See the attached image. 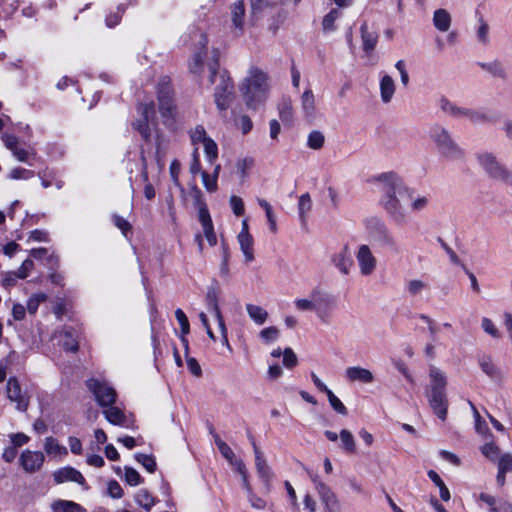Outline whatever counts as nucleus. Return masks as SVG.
<instances>
[{
  "label": "nucleus",
  "mask_w": 512,
  "mask_h": 512,
  "mask_svg": "<svg viewBox=\"0 0 512 512\" xmlns=\"http://www.w3.org/2000/svg\"><path fill=\"white\" fill-rule=\"evenodd\" d=\"M199 45L201 50L196 52L189 63L191 73L201 76L208 70L210 85L215 84L214 101L219 111H226L234 96V85L227 71L219 70V51L214 49L209 55L206 48L208 43L205 35L200 34Z\"/></svg>",
  "instance_id": "1"
},
{
  "label": "nucleus",
  "mask_w": 512,
  "mask_h": 512,
  "mask_svg": "<svg viewBox=\"0 0 512 512\" xmlns=\"http://www.w3.org/2000/svg\"><path fill=\"white\" fill-rule=\"evenodd\" d=\"M410 196L411 189L397 173H386V214L397 225L408 221L406 204Z\"/></svg>",
  "instance_id": "2"
},
{
  "label": "nucleus",
  "mask_w": 512,
  "mask_h": 512,
  "mask_svg": "<svg viewBox=\"0 0 512 512\" xmlns=\"http://www.w3.org/2000/svg\"><path fill=\"white\" fill-rule=\"evenodd\" d=\"M246 105L249 108L257 109L264 104L268 97L269 84L267 74L259 68L252 67L248 76L240 86Z\"/></svg>",
  "instance_id": "3"
},
{
  "label": "nucleus",
  "mask_w": 512,
  "mask_h": 512,
  "mask_svg": "<svg viewBox=\"0 0 512 512\" xmlns=\"http://www.w3.org/2000/svg\"><path fill=\"white\" fill-rule=\"evenodd\" d=\"M429 137L443 159L447 161H463L465 159V150L453 139L446 128L433 125L429 130Z\"/></svg>",
  "instance_id": "4"
},
{
  "label": "nucleus",
  "mask_w": 512,
  "mask_h": 512,
  "mask_svg": "<svg viewBox=\"0 0 512 512\" xmlns=\"http://www.w3.org/2000/svg\"><path fill=\"white\" fill-rule=\"evenodd\" d=\"M476 161L490 180L501 183L512 190V170L502 163L494 153L478 152Z\"/></svg>",
  "instance_id": "5"
},
{
  "label": "nucleus",
  "mask_w": 512,
  "mask_h": 512,
  "mask_svg": "<svg viewBox=\"0 0 512 512\" xmlns=\"http://www.w3.org/2000/svg\"><path fill=\"white\" fill-rule=\"evenodd\" d=\"M431 388L427 392V398L433 412L441 419L447 416L448 400L445 392L446 377L436 367L430 368Z\"/></svg>",
  "instance_id": "6"
},
{
  "label": "nucleus",
  "mask_w": 512,
  "mask_h": 512,
  "mask_svg": "<svg viewBox=\"0 0 512 512\" xmlns=\"http://www.w3.org/2000/svg\"><path fill=\"white\" fill-rule=\"evenodd\" d=\"M158 103L164 125L171 127L175 124L177 109L174 103L172 89L169 82L163 79L158 86Z\"/></svg>",
  "instance_id": "7"
},
{
  "label": "nucleus",
  "mask_w": 512,
  "mask_h": 512,
  "mask_svg": "<svg viewBox=\"0 0 512 512\" xmlns=\"http://www.w3.org/2000/svg\"><path fill=\"white\" fill-rule=\"evenodd\" d=\"M137 112L140 118L132 122V127L141 135L144 141L148 142L152 134L151 125H154L156 117L155 105L152 101L140 103Z\"/></svg>",
  "instance_id": "8"
},
{
  "label": "nucleus",
  "mask_w": 512,
  "mask_h": 512,
  "mask_svg": "<svg viewBox=\"0 0 512 512\" xmlns=\"http://www.w3.org/2000/svg\"><path fill=\"white\" fill-rule=\"evenodd\" d=\"M86 385L102 408L115 404L117 393L106 380L91 378L86 381Z\"/></svg>",
  "instance_id": "9"
},
{
  "label": "nucleus",
  "mask_w": 512,
  "mask_h": 512,
  "mask_svg": "<svg viewBox=\"0 0 512 512\" xmlns=\"http://www.w3.org/2000/svg\"><path fill=\"white\" fill-rule=\"evenodd\" d=\"M213 438L221 455L241 475L244 487L247 490H250L249 482L247 479V468L244 462L235 456L230 446L226 442H224L218 434L213 433Z\"/></svg>",
  "instance_id": "10"
},
{
  "label": "nucleus",
  "mask_w": 512,
  "mask_h": 512,
  "mask_svg": "<svg viewBox=\"0 0 512 512\" xmlns=\"http://www.w3.org/2000/svg\"><path fill=\"white\" fill-rule=\"evenodd\" d=\"M311 479L325 512H341V504L331 488L316 475Z\"/></svg>",
  "instance_id": "11"
},
{
  "label": "nucleus",
  "mask_w": 512,
  "mask_h": 512,
  "mask_svg": "<svg viewBox=\"0 0 512 512\" xmlns=\"http://www.w3.org/2000/svg\"><path fill=\"white\" fill-rule=\"evenodd\" d=\"M311 296L315 297L314 312L322 322L327 323L331 316V310L335 306V299L317 289L311 291Z\"/></svg>",
  "instance_id": "12"
},
{
  "label": "nucleus",
  "mask_w": 512,
  "mask_h": 512,
  "mask_svg": "<svg viewBox=\"0 0 512 512\" xmlns=\"http://www.w3.org/2000/svg\"><path fill=\"white\" fill-rule=\"evenodd\" d=\"M6 392L9 400L16 403V408L19 411H26L29 406V395L27 391H23L19 382L15 378H10L7 381Z\"/></svg>",
  "instance_id": "13"
},
{
  "label": "nucleus",
  "mask_w": 512,
  "mask_h": 512,
  "mask_svg": "<svg viewBox=\"0 0 512 512\" xmlns=\"http://www.w3.org/2000/svg\"><path fill=\"white\" fill-rule=\"evenodd\" d=\"M45 462V455L41 451L26 449L19 457V464L26 473H36L41 470Z\"/></svg>",
  "instance_id": "14"
},
{
  "label": "nucleus",
  "mask_w": 512,
  "mask_h": 512,
  "mask_svg": "<svg viewBox=\"0 0 512 512\" xmlns=\"http://www.w3.org/2000/svg\"><path fill=\"white\" fill-rule=\"evenodd\" d=\"M102 413L105 419L112 425L126 429L134 428V419L132 416L126 415L122 409L114 406V404L103 408Z\"/></svg>",
  "instance_id": "15"
},
{
  "label": "nucleus",
  "mask_w": 512,
  "mask_h": 512,
  "mask_svg": "<svg viewBox=\"0 0 512 512\" xmlns=\"http://www.w3.org/2000/svg\"><path fill=\"white\" fill-rule=\"evenodd\" d=\"M356 259L362 275L368 276L374 271L376 258L373 256L369 246L361 245L358 248Z\"/></svg>",
  "instance_id": "16"
},
{
  "label": "nucleus",
  "mask_w": 512,
  "mask_h": 512,
  "mask_svg": "<svg viewBox=\"0 0 512 512\" xmlns=\"http://www.w3.org/2000/svg\"><path fill=\"white\" fill-rule=\"evenodd\" d=\"M249 439L251 441V444H252L253 450H254V454H255L256 471H257L259 477L263 481L269 482L273 477V473H272L267 461L265 460L263 453L256 445L254 438L252 436H249Z\"/></svg>",
  "instance_id": "17"
},
{
  "label": "nucleus",
  "mask_w": 512,
  "mask_h": 512,
  "mask_svg": "<svg viewBox=\"0 0 512 512\" xmlns=\"http://www.w3.org/2000/svg\"><path fill=\"white\" fill-rule=\"evenodd\" d=\"M60 345L69 352H76L79 348L77 331L72 327H65L56 334Z\"/></svg>",
  "instance_id": "18"
},
{
  "label": "nucleus",
  "mask_w": 512,
  "mask_h": 512,
  "mask_svg": "<svg viewBox=\"0 0 512 512\" xmlns=\"http://www.w3.org/2000/svg\"><path fill=\"white\" fill-rule=\"evenodd\" d=\"M53 479L57 484L64 482H76L80 485H85L83 475L73 467H64L53 473Z\"/></svg>",
  "instance_id": "19"
},
{
  "label": "nucleus",
  "mask_w": 512,
  "mask_h": 512,
  "mask_svg": "<svg viewBox=\"0 0 512 512\" xmlns=\"http://www.w3.org/2000/svg\"><path fill=\"white\" fill-rule=\"evenodd\" d=\"M478 364L481 370L492 380L501 381L503 379V373L501 369L494 364L491 356L482 355L478 357Z\"/></svg>",
  "instance_id": "20"
},
{
  "label": "nucleus",
  "mask_w": 512,
  "mask_h": 512,
  "mask_svg": "<svg viewBox=\"0 0 512 512\" xmlns=\"http://www.w3.org/2000/svg\"><path fill=\"white\" fill-rule=\"evenodd\" d=\"M478 65L492 77L499 78L501 80H506L508 78L507 69L499 59H494L490 62H479Z\"/></svg>",
  "instance_id": "21"
},
{
  "label": "nucleus",
  "mask_w": 512,
  "mask_h": 512,
  "mask_svg": "<svg viewBox=\"0 0 512 512\" xmlns=\"http://www.w3.org/2000/svg\"><path fill=\"white\" fill-rule=\"evenodd\" d=\"M347 380L351 382L371 383L373 381V374L368 369L353 366L345 370Z\"/></svg>",
  "instance_id": "22"
},
{
  "label": "nucleus",
  "mask_w": 512,
  "mask_h": 512,
  "mask_svg": "<svg viewBox=\"0 0 512 512\" xmlns=\"http://www.w3.org/2000/svg\"><path fill=\"white\" fill-rule=\"evenodd\" d=\"M44 451L51 458H62L68 454L67 448L61 445L58 440L52 436L45 438Z\"/></svg>",
  "instance_id": "23"
},
{
  "label": "nucleus",
  "mask_w": 512,
  "mask_h": 512,
  "mask_svg": "<svg viewBox=\"0 0 512 512\" xmlns=\"http://www.w3.org/2000/svg\"><path fill=\"white\" fill-rule=\"evenodd\" d=\"M332 262L343 274H348L353 265L348 247L344 246L339 253L335 254Z\"/></svg>",
  "instance_id": "24"
},
{
  "label": "nucleus",
  "mask_w": 512,
  "mask_h": 512,
  "mask_svg": "<svg viewBox=\"0 0 512 512\" xmlns=\"http://www.w3.org/2000/svg\"><path fill=\"white\" fill-rule=\"evenodd\" d=\"M219 295L220 289L217 284H212L207 287L205 302L208 310L213 314H218L219 312H221L218 304Z\"/></svg>",
  "instance_id": "25"
},
{
  "label": "nucleus",
  "mask_w": 512,
  "mask_h": 512,
  "mask_svg": "<svg viewBox=\"0 0 512 512\" xmlns=\"http://www.w3.org/2000/svg\"><path fill=\"white\" fill-rule=\"evenodd\" d=\"M237 240L247 263L254 260V239L251 234H238Z\"/></svg>",
  "instance_id": "26"
},
{
  "label": "nucleus",
  "mask_w": 512,
  "mask_h": 512,
  "mask_svg": "<svg viewBox=\"0 0 512 512\" xmlns=\"http://www.w3.org/2000/svg\"><path fill=\"white\" fill-rule=\"evenodd\" d=\"M301 107L306 117L312 118L316 112V101L311 89H306L301 96Z\"/></svg>",
  "instance_id": "27"
},
{
  "label": "nucleus",
  "mask_w": 512,
  "mask_h": 512,
  "mask_svg": "<svg viewBox=\"0 0 512 512\" xmlns=\"http://www.w3.org/2000/svg\"><path fill=\"white\" fill-rule=\"evenodd\" d=\"M191 194L193 197L194 206L198 209L199 220L204 219L206 217H210V213L203 198L202 191L197 186L194 185L191 188Z\"/></svg>",
  "instance_id": "28"
},
{
  "label": "nucleus",
  "mask_w": 512,
  "mask_h": 512,
  "mask_svg": "<svg viewBox=\"0 0 512 512\" xmlns=\"http://www.w3.org/2000/svg\"><path fill=\"white\" fill-rule=\"evenodd\" d=\"M410 202V210L413 213H420L426 210L430 204V197L427 195L415 194V191L411 189V196L408 199Z\"/></svg>",
  "instance_id": "29"
},
{
  "label": "nucleus",
  "mask_w": 512,
  "mask_h": 512,
  "mask_svg": "<svg viewBox=\"0 0 512 512\" xmlns=\"http://www.w3.org/2000/svg\"><path fill=\"white\" fill-rule=\"evenodd\" d=\"M433 24L441 32H446L451 26V15L446 9H437L433 15Z\"/></svg>",
  "instance_id": "30"
},
{
  "label": "nucleus",
  "mask_w": 512,
  "mask_h": 512,
  "mask_svg": "<svg viewBox=\"0 0 512 512\" xmlns=\"http://www.w3.org/2000/svg\"><path fill=\"white\" fill-rule=\"evenodd\" d=\"M246 311L251 320L257 325H263L268 319V312L261 306L246 304Z\"/></svg>",
  "instance_id": "31"
},
{
  "label": "nucleus",
  "mask_w": 512,
  "mask_h": 512,
  "mask_svg": "<svg viewBox=\"0 0 512 512\" xmlns=\"http://www.w3.org/2000/svg\"><path fill=\"white\" fill-rule=\"evenodd\" d=\"M231 17L234 26L242 30L245 17V5L243 0H238L231 6Z\"/></svg>",
  "instance_id": "32"
},
{
  "label": "nucleus",
  "mask_w": 512,
  "mask_h": 512,
  "mask_svg": "<svg viewBox=\"0 0 512 512\" xmlns=\"http://www.w3.org/2000/svg\"><path fill=\"white\" fill-rule=\"evenodd\" d=\"M220 169V164H217L212 174H209L206 171L201 172L203 185L208 192H215L217 190V180L220 173Z\"/></svg>",
  "instance_id": "33"
},
{
  "label": "nucleus",
  "mask_w": 512,
  "mask_h": 512,
  "mask_svg": "<svg viewBox=\"0 0 512 512\" xmlns=\"http://www.w3.org/2000/svg\"><path fill=\"white\" fill-rule=\"evenodd\" d=\"M54 512H85V509L76 502L68 500H57L51 505Z\"/></svg>",
  "instance_id": "34"
},
{
  "label": "nucleus",
  "mask_w": 512,
  "mask_h": 512,
  "mask_svg": "<svg viewBox=\"0 0 512 512\" xmlns=\"http://www.w3.org/2000/svg\"><path fill=\"white\" fill-rule=\"evenodd\" d=\"M135 502L149 512L152 507L155 505V498L151 495V493L146 489H140L135 494Z\"/></svg>",
  "instance_id": "35"
},
{
  "label": "nucleus",
  "mask_w": 512,
  "mask_h": 512,
  "mask_svg": "<svg viewBox=\"0 0 512 512\" xmlns=\"http://www.w3.org/2000/svg\"><path fill=\"white\" fill-rule=\"evenodd\" d=\"M340 437V448L348 454L355 453L356 451V443L353 434L347 430L342 429L339 434Z\"/></svg>",
  "instance_id": "36"
},
{
  "label": "nucleus",
  "mask_w": 512,
  "mask_h": 512,
  "mask_svg": "<svg viewBox=\"0 0 512 512\" xmlns=\"http://www.w3.org/2000/svg\"><path fill=\"white\" fill-rule=\"evenodd\" d=\"M312 209V200L309 193H304L298 200V213L302 224L306 223L307 215Z\"/></svg>",
  "instance_id": "37"
},
{
  "label": "nucleus",
  "mask_w": 512,
  "mask_h": 512,
  "mask_svg": "<svg viewBox=\"0 0 512 512\" xmlns=\"http://www.w3.org/2000/svg\"><path fill=\"white\" fill-rule=\"evenodd\" d=\"M361 35L363 41V49L365 52L368 53L372 51L377 42L376 34L373 31H370L366 24H363L361 26Z\"/></svg>",
  "instance_id": "38"
},
{
  "label": "nucleus",
  "mask_w": 512,
  "mask_h": 512,
  "mask_svg": "<svg viewBox=\"0 0 512 512\" xmlns=\"http://www.w3.org/2000/svg\"><path fill=\"white\" fill-rule=\"evenodd\" d=\"M175 317L181 327V332H182V342L186 348V350L188 349V341L187 339L185 338V336L189 333L190 331V325H189V321H188V318L186 316V314L183 312L182 309L178 308L176 309L175 311Z\"/></svg>",
  "instance_id": "39"
},
{
  "label": "nucleus",
  "mask_w": 512,
  "mask_h": 512,
  "mask_svg": "<svg viewBox=\"0 0 512 512\" xmlns=\"http://www.w3.org/2000/svg\"><path fill=\"white\" fill-rule=\"evenodd\" d=\"M199 221H200V223L202 225L203 232H204V235H205L208 243L211 246L216 245L217 237H216V234L214 232V227H213L211 216L210 217H206L204 219H200Z\"/></svg>",
  "instance_id": "40"
},
{
  "label": "nucleus",
  "mask_w": 512,
  "mask_h": 512,
  "mask_svg": "<svg viewBox=\"0 0 512 512\" xmlns=\"http://www.w3.org/2000/svg\"><path fill=\"white\" fill-rule=\"evenodd\" d=\"M477 41L482 45H487L489 43V25L483 19V17H479L478 19V27L476 30Z\"/></svg>",
  "instance_id": "41"
},
{
  "label": "nucleus",
  "mask_w": 512,
  "mask_h": 512,
  "mask_svg": "<svg viewBox=\"0 0 512 512\" xmlns=\"http://www.w3.org/2000/svg\"><path fill=\"white\" fill-rule=\"evenodd\" d=\"M341 16V12L338 9H332L326 14L322 21V26L325 32H332L336 29L335 21Z\"/></svg>",
  "instance_id": "42"
},
{
  "label": "nucleus",
  "mask_w": 512,
  "mask_h": 512,
  "mask_svg": "<svg viewBox=\"0 0 512 512\" xmlns=\"http://www.w3.org/2000/svg\"><path fill=\"white\" fill-rule=\"evenodd\" d=\"M206 159L209 163L213 164L218 157V147L213 139L210 137L203 143Z\"/></svg>",
  "instance_id": "43"
},
{
  "label": "nucleus",
  "mask_w": 512,
  "mask_h": 512,
  "mask_svg": "<svg viewBox=\"0 0 512 512\" xmlns=\"http://www.w3.org/2000/svg\"><path fill=\"white\" fill-rule=\"evenodd\" d=\"M259 336L264 343L271 344L279 338L280 331L277 327L270 326L262 329L259 333Z\"/></svg>",
  "instance_id": "44"
},
{
  "label": "nucleus",
  "mask_w": 512,
  "mask_h": 512,
  "mask_svg": "<svg viewBox=\"0 0 512 512\" xmlns=\"http://www.w3.org/2000/svg\"><path fill=\"white\" fill-rule=\"evenodd\" d=\"M253 165L254 159L251 157H245L236 162L237 174L241 179H245L247 177L248 171L253 167Z\"/></svg>",
  "instance_id": "45"
},
{
  "label": "nucleus",
  "mask_w": 512,
  "mask_h": 512,
  "mask_svg": "<svg viewBox=\"0 0 512 512\" xmlns=\"http://www.w3.org/2000/svg\"><path fill=\"white\" fill-rule=\"evenodd\" d=\"M295 308L300 312H314L315 297L297 298L294 300Z\"/></svg>",
  "instance_id": "46"
},
{
  "label": "nucleus",
  "mask_w": 512,
  "mask_h": 512,
  "mask_svg": "<svg viewBox=\"0 0 512 512\" xmlns=\"http://www.w3.org/2000/svg\"><path fill=\"white\" fill-rule=\"evenodd\" d=\"M325 142V137L320 131H312L308 135L307 145L309 148L317 150L323 147Z\"/></svg>",
  "instance_id": "47"
},
{
  "label": "nucleus",
  "mask_w": 512,
  "mask_h": 512,
  "mask_svg": "<svg viewBox=\"0 0 512 512\" xmlns=\"http://www.w3.org/2000/svg\"><path fill=\"white\" fill-rule=\"evenodd\" d=\"M258 204L265 210V214L267 217V221H268L270 230L272 232H276V230H277L276 219L273 214L271 205L264 199H258Z\"/></svg>",
  "instance_id": "48"
},
{
  "label": "nucleus",
  "mask_w": 512,
  "mask_h": 512,
  "mask_svg": "<svg viewBox=\"0 0 512 512\" xmlns=\"http://www.w3.org/2000/svg\"><path fill=\"white\" fill-rule=\"evenodd\" d=\"M481 452L491 461H496L500 457V449L494 442H488L481 447Z\"/></svg>",
  "instance_id": "49"
},
{
  "label": "nucleus",
  "mask_w": 512,
  "mask_h": 512,
  "mask_svg": "<svg viewBox=\"0 0 512 512\" xmlns=\"http://www.w3.org/2000/svg\"><path fill=\"white\" fill-rule=\"evenodd\" d=\"M135 459L137 462L142 464V466L149 472L153 473L156 470V462L155 459L146 454L137 453L135 454Z\"/></svg>",
  "instance_id": "50"
},
{
  "label": "nucleus",
  "mask_w": 512,
  "mask_h": 512,
  "mask_svg": "<svg viewBox=\"0 0 512 512\" xmlns=\"http://www.w3.org/2000/svg\"><path fill=\"white\" fill-rule=\"evenodd\" d=\"M47 296L44 293L32 295L27 302V310L30 314H35L40 303L46 301Z\"/></svg>",
  "instance_id": "51"
},
{
  "label": "nucleus",
  "mask_w": 512,
  "mask_h": 512,
  "mask_svg": "<svg viewBox=\"0 0 512 512\" xmlns=\"http://www.w3.org/2000/svg\"><path fill=\"white\" fill-rule=\"evenodd\" d=\"M327 397L328 401L331 405V407L339 414L341 415H347V408L345 405L341 402V400L332 392L327 391Z\"/></svg>",
  "instance_id": "52"
},
{
  "label": "nucleus",
  "mask_w": 512,
  "mask_h": 512,
  "mask_svg": "<svg viewBox=\"0 0 512 512\" xmlns=\"http://www.w3.org/2000/svg\"><path fill=\"white\" fill-rule=\"evenodd\" d=\"M478 499L489 507V512H502L500 501L497 506V500L494 496L487 493H480Z\"/></svg>",
  "instance_id": "53"
},
{
  "label": "nucleus",
  "mask_w": 512,
  "mask_h": 512,
  "mask_svg": "<svg viewBox=\"0 0 512 512\" xmlns=\"http://www.w3.org/2000/svg\"><path fill=\"white\" fill-rule=\"evenodd\" d=\"M482 329L493 338H500L501 333L493 323V321L487 317H483L481 320Z\"/></svg>",
  "instance_id": "54"
},
{
  "label": "nucleus",
  "mask_w": 512,
  "mask_h": 512,
  "mask_svg": "<svg viewBox=\"0 0 512 512\" xmlns=\"http://www.w3.org/2000/svg\"><path fill=\"white\" fill-rule=\"evenodd\" d=\"M125 481L130 486H137L142 483L143 479L134 468L125 467Z\"/></svg>",
  "instance_id": "55"
},
{
  "label": "nucleus",
  "mask_w": 512,
  "mask_h": 512,
  "mask_svg": "<svg viewBox=\"0 0 512 512\" xmlns=\"http://www.w3.org/2000/svg\"><path fill=\"white\" fill-rule=\"evenodd\" d=\"M9 176L11 179H15V180H20V179L27 180L34 176V172L31 170L22 168V167H16L10 171Z\"/></svg>",
  "instance_id": "56"
},
{
  "label": "nucleus",
  "mask_w": 512,
  "mask_h": 512,
  "mask_svg": "<svg viewBox=\"0 0 512 512\" xmlns=\"http://www.w3.org/2000/svg\"><path fill=\"white\" fill-rule=\"evenodd\" d=\"M297 356L291 348H286L283 351V365L286 368H293L297 365Z\"/></svg>",
  "instance_id": "57"
},
{
  "label": "nucleus",
  "mask_w": 512,
  "mask_h": 512,
  "mask_svg": "<svg viewBox=\"0 0 512 512\" xmlns=\"http://www.w3.org/2000/svg\"><path fill=\"white\" fill-rule=\"evenodd\" d=\"M468 119L474 124L491 121L490 117L485 112L475 109L470 110V114H468Z\"/></svg>",
  "instance_id": "58"
},
{
  "label": "nucleus",
  "mask_w": 512,
  "mask_h": 512,
  "mask_svg": "<svg viewBox=\"0 0 512 512\" xmlns=\"http://www.w3.org/2000/svg\"><path fill=\"white\" fill-rule=\"evenodd\" d=\"M427 288L428 285L425 282L418 279L411 280L407 284L408 292L413 296L421 293L423 290Z\"/></svg>",
  "instance_id": "59"
},
{
  "label": "nucleus",
  "mask_w": 512,
  "mask_h": 512,
  "mask_svg": "<svg viewBox=\"0 0 512 512\" xmlns=\"http://www.w3.org/2000/svg\"><path fill=\"white\" fill-rule=\"evenodd\" d=\"M180 169H181V164L178 160H173L170 164V168H169V172H170V176H171V179L173 181V183L179 187L181 189V191H183V187L181 186L180 182H179V173H180Z\"/></svg>",
  "instance_id": "60"
},
{
  "label": "nucleus",
  "mask_w": 512,
  "mask_h": 512,
  "mask_svg": "<svg viewBox=\"0 0 512 512\" xmlns=\"http://www.w3.org/2000/svg\"><path fill=\"white\" fill-rule=\"evenodd\" d=\"M107 491L108 495L114 499H119L123 496V489L116 480L108 482Z\"/></svg>",
  "instance_id": "61"
},
{
  "label": "nucleus",
  "mask_w": 512,
  "mask_h": 512,
  "mask_svg": "<svg viewBox=\"0 0 512 512\" xmlns=\"http://www.w3.org/2000/svg\"><path fill=\"white\" fill-rule=\"evenodd\" d=\"M498 469L502 470L504 472H511L512 471V455L507 453L502 456H500L498 459Z\"/></svg>",
  "instance_id": "62"
},
{
  "label": "nucleus",
  "mask_w": 512,
  "mask_h": 512,
  "mask_svg": "<svg viewBox=\"0 0 512 512\" xmlns=\"http://www.w3.org/2000/svg\"><path fill=\"white\" fill-rule=\"evenodd\" d=\"M230 206L233 210V213L236 215V216H241L244 214V203H243V200L238 197V196H231L230 197Z\"/></svg>",
  "instance_id": "63"
},
{
  "label": "nucleus",
  "mask_w": 512,
  "mask_h": 512,
  "mask_svg": "<svg viewBox=\"0 0 512 512\" xmlns=\"http://www.w3.org/2000/svg\"><path fill=\"white\" fill-rule=\"evenodd\" d=\"M33 267V261L31 259H26L23 261L22 265L17 269V271L14 272L18 275L20 279H24L29 275Z\"/></svg>",
  "instance_id": "64"
}]
</instances>
